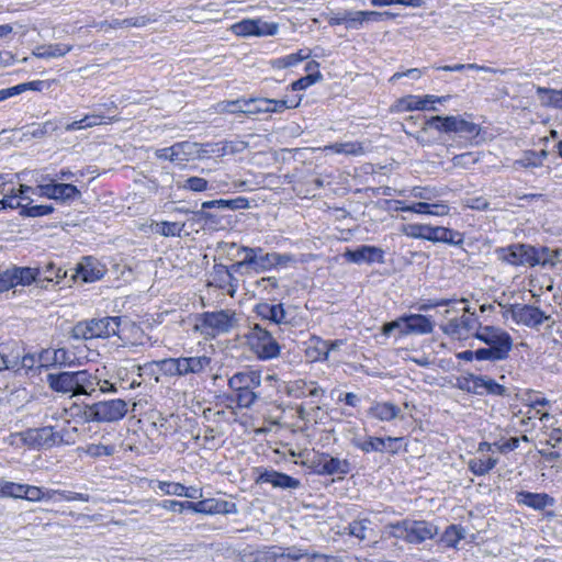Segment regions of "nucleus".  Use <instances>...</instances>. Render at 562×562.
<instances>
[{
	"mask_svg": "<svg viewBox=\"0 0 562 562\" xmlns=\"http://www.w3.org/2000/svg\"><path fill=\"white\" fill-rule=\"evenodd\" d=\"M78 428L71 427L69 420H64L61 424L46 425L38 428H30L25 431L15 432L10 435L11 443L15 439L27 446L31 449L48 450L54 447L72 446L77 441Z\"/></svg>",
	"mask_w": 562,
	"mask_h": 562,
	"instance_id": "1",
	"label": "nucleus"
},
{
	"mask_svg": "<svg viewBox=\"0 0 562 562\" xmlns=\"http://www.w3.org/2000/svg\"><path fill=\"white\" fill-rule=\"evenodd\" d=\"M46 382L53 391L71 396L91 395L99 384L98 378L88 370L48 373Z\"/></svg>",
	"mask_w": 562,
	"mask_h": 562,
	"instance_id": "2",
	"label": "nucleus"
},
{
	"mask_svg": "<svg viewBox=\"0 0 562 562\" xmlns=\"http://www.w3.org/2000/svg\"><path fill=\"white\" fill-rule=\"evenodd\" d=\"M76 416L85 423H114L122 419L127 413V403L116 398L100 401L91 405L77 407Z\"/></svg>",
	"mask_w": 562,
	"mask_h": 562,
	"instance_id": "3",
	"label": "nucleus"
},
{
	"mask_svg": "<svg viewBox=\"0 0 562 562\" xmlns=\"http://www.w3.org/2000/svg\"><path fill=\"white\" fill-rule=\"evenodd\" d=\"M236 313L232 310L204 312L196 317L193 329L205 338L228 334L237 325Z\"/></svg>",
	"mask_w": 562,
	"mask_h": 562,
	"instance_id": "4",
	"label": "nucleus"
},
{
	"mask_svg": "<svg viewBox=\"0 0 562 562\" xmlns=\"http://www.w3.org/2000/svg\"><path fill=\"white\" fill-rule=\"evenodd\" d=\"M507 313L516 324L524 325L535 330H540L541 328L551 330L555 325L553 316L536 305L512 304Z\"/></svg>",
	"mask_w": 562,
	"mask_h": 562,
	"instance_id": "5",
	"label": "nucleus"
},
{
	"mask_svg": "<svg viewBox=\"0 0 562 562\" xmlns=\"http://www.w3.org/2000/svg\"><path fill=\"white\" fill-rule=\"evenodd\" d=\"M425 126L443 133H456L467 139L476 138L481 132L479 124L468 121L460 115L431 116L425 121Z\"/></svg>",
	"mask_w": 562,
	"mask_h": 562,
	"instance_id": "6",
	"label": "nucleus"
},
{
	"mask_svg": "<svg viewBox=\"0 0 562 562\" xmlns=\"http://www.w3.org/2000/svg\"><path fill=\"white\" fill-rule=\"evenodd\" d=\"M121 317L106 316L102 318H93L85 323H78L72 331L75 338H108L119 335Z\"/></svg>",
	"mask_w": 562,
	"mask_h": 562,
	"instance_id": "7",
	"label": "nucleus"
},
{
	"mask_svg": "<svg viewBox=\"0 0 562 562\" xmlns=\"http://www.w3.org/2000/svg\"><path fill=\"white\" fill-rule=\"evenodd\" d=\"M247 345L259 359H273L280 353V346L272 334L262 328L259 324H254L245 334Z\"/></svg>",
	"mask_w": 562,
	"mask_h": 562,
	"instance_id": "8",
	"label": "nucleus"
},
{
	"mask_svg": "<svg viewBox=\"0 0 562 562\" xmlns=\"http://www.w3.org/2000/svg\"><path fill=\"white\" fill-rule=\"evenodd\" d=\"M474 337L495 350L498 358L506 360L513 349V338L503 328L496 326H479Z\"/></svg>",
	"mask_w": 562,
	"mask_h": 562,
	"instance_id": "9",
	"label": "nucleus"
},
{
	"mask_svg": "<svg viewBox=\"0 0 562 562\" xmlns=\"http://www.w3.org/2000/svg\"><path fill=\"white\" fill-rule=\"evenodd\" d=\"M497 260L510 266L536 267L537 247L516 243L494 250Z\"/></svg>",
	"mask_w": 562,
	"mask_h": 562,
	"instance_id": "10",
	"label": "nucleus"
},
{
	"mask_svg": "<svg viewBox=\"0 0 562 562\" xmlns=\"http://www.w3.org/2000/svg\"><path fill=\"white\" fill-rule=\"evenodd\" d=\"M463 314L460 317L453 316L448 322L440 325V329L448 336L464 338L476 331L479 325L477 317L471 312L469 306L462 307Z\"/></svg>",
	"mask_w": 562,
	"mask_h": 562,
	"instance_id": "11",
	"label": "nucleus"
},
{
	"mask_svg": "<svg viewBox=\"0 0 562 562\" xmlns=\"http://www.w3.org/2000/svg\"><path fill=\"white\" fill-rule=\"evenodd\" d=\"M313 471L318 475H346L351 471L348 459H340L328 453H319L312 460Z\"/></svg>",
	"mask_w": 562,
	"mask_h": 562,
	"instance_id": "12",
	"label": "nucleus"
},
{
	"mask_svg": "<svg viewBox=\"0 0 562 562\" xmlns=\"http://www.w3.org/2000/svg\"><path fill=\"white\" fill-rule=\"evenodd\" d=\"M216 252L220 258H225L232 261L239 259L248 270L251 269L256 271L258 261L256 260V251L252 250V247L238 246L235 243L222 241L217 244Z\"/></svg>",
	"mask_w": 562,
	"mask_h": 562,
	"instance_id": "13",
	"label": "nucleus"
},
{
	"mask_svg": "<svg viewBox=\"0 0 562 562\" xmlns=\"http://www.w3.org/2000/svg\"><path fill=\"white\" fill-rule=\"evenodd\" d=\"M232 30L238 36H270L278 32V24L268 23L259 19H245L235 23Z\"/></svg>",
	"mask_w": 562,
	"mask_h": 562,
	"instance_id": "14",
	"label": "nucleus"
},
{
	"mask_svg": "<svg viewBox=\"0 0 562 562\" xmlns=\"http://www.w3.org/2000/svg\"><path fill=\"white\" fill-rule=\"evenodd\" d=\"M105 272V267L101 265L98 259L83 257L71 274V279H80L82 282L90 283L100 280Z\"/></svg>",
	"mask_w": 562,
	"mask_h": 562,
	"instance_id": "15",
	"label": "nucleus"
},
{
	"mask_svg": "<svg viewBox=\"0 0 562 562\" xmlns=\"http://www.w3.org/2000/svg\"><path fill=\"white\" fill-rule=\"evenodd\" d=\"M347 261L361 265V263H373L384 262V251L376 246L362 245L356 249H347L344 254Z\"/></svg>",
	"mask_w": 562,
	"mask_h": 562,
	"instance_id": "16",
	"label": "nucleus"
},
{
	"mask_svg": "<svg viewBox=\"0 0 562 562\" xmlns=\"http://www.w3.org/2000/svg\"><path fill=\"white\" fill-rule=\"evenodd\" d=\"M211 284L226 291L229 296H234L238 288V279L232 276L227 266L215 262L211 272Z\"/></svg>",
	"mask_w": 562,
	"mask_h": 562,
	"instance_id": "17",
	"label": "nucleus"
},
{
	"mask_svg": "<svg viewBox=\"0 0 562 562\" xmlns=\"http://www.w3.org/2000/svg\"><path fill=\"white\" fill-rule=\"evenodd\" d=\"M437 531V527L431 522L425 520H409L406 542L415 544L422 543L434 538Z\"/></svg>",
	"mask_w": 562,
	"mask_h": 562,
	"instance_id": "18",
	"label": "nucleus"
},
{
	"mask_svg": "<svg viewBox=\"0 0 562 562\" xmlns=\"http://www.w3.org/2000/svg\"><path fill=\"white\" fill-rule=\"evenodd\" d=\"M284 391L289 396L294 398H302L305 396L316 397L325 392L315 381H306L303 379L288 382Z\"/></svg>",
	"mask_w": 562,
	"mask_h": 562,
	"instance_id": "19",
	"label": "nucleus"
},
{
	"mask_svg": "<svg viewBox=\"0 0 562 562\" xmlns=\"http://www.w3.org/2000/svg\"><path fill=\"white\" fill-rule=\"evenodd\" d=\"M257 482L269 483L273 487L282 490H296L301 485V482L297 479L274 470H263L259 474Z\"/></svg>",
	"mask_w": 562,
	"mask_h": 562,
	"instance_id": "20",
	"label": "nucleus"
},
{
	"mask_svg": "<svg viewBox=\"0 0 562 562\" xmlns=\"http://www.w3.org/2000/svg\"><path fill=\"white\" fill-rule=\"evenodd\" d=\"M188 509H191L194 513L200 514H228L233 513L235 509V504L228 503L226 501H218L214 498L202 499L200 502L188 505Z\"/></svg>",
	"mask_w": 562,
	"mask_h": 562,
	"instance_id": "21",
	"label": "nucleus"
},
{
	"mask_svg": "<svg viewBox=\"0 0 562 562\" xmlns=\"http://www.w3.org/2000/svg\"><path fill=\"white\" fill-rule=\"evenodd\" d=\"M182 376L200 375L211 369L212 359L206 355L179 357Z\"/></svg>",
	"mask_w": 562,
	"mask_h": 562,
	"instance_id": "22",
	"label": "nucleus"
},
{
	"mask_svg": "<svg viewBox=\"0 0 562 562\" xmlns=\"http://www.w3.org/2000/svg\"><path fill=\"white\" fill-rule=\"evenodd\" d=\"M404 234L412 238L426 239L434 243L445 239L442 226H430L426 224H408L403 229Z\"/></svg>",
	"mask_w": 562,
	"mask_h": 562,
	"instance_id": "23",
	"label": "nucleus"
},
{
	"mask_svg": "<svg viewBox=\"0 0 562 562\" xmlns=\"http://www.w3.org/2000/svg\"><path fill=\"white\" fill-rule=\"evenodd\" d=\"M450 97H435V95H425L424 98L415 97V95H407L405 98H402L397 102V109L398 111H414V110H434L437 109L435 106L429 108V103L443 102L448 100Z\"/></svg>",
	"mask_w": 562,
	"mask_h": 562,
	"instance_id": "24",
	"label": "nucleus"
},
{
	"mask_svg": "<svg viewBox=\"0 0 562 562\" xmlns=\"http://www.w3.org/2000/svg\"><path fill=\"white\" fill-rule=\"evenodd\" d=\"M516 502L535 510H543L554 505V498L547 493H531L521 491L516 494Z\"/></svg>",
	"mask_w": 562,
	"mask_h": 562,
	"instance_id": "25",
	"label": "nucleus"
},
{
	"mask_svg": "<svg viewBox=\"0 0 562 562\" xmlns=\"http://www.w3.org/2000/svg\"><path fill=\"white\" fill-rule=\"evenodd\" d=\"M42 367H69L74 363L71 355L65 348L46 349L40 353Z\"/></svg>",
	"mask_w": 562,
	"mask_h": 562,
	"instance_id": "26",
	"label": "nucleus"
},
{
	"mask_svg": "<svg viewBox=\"0 0 562 562\" xmlns=\"http://www.w3.org/2000/svg\"><path fill=\"white\" fill-rule=\"evenodd\" d=\"M368 414L380 422L403 418L402 409L391 402H374L369 408Z\"/></svg>",
	"mask_w": 562,
	"mask_h": 562,
	"instance_id": "27",
	"label": "nucleus"
},
{
	"mask_svg": "<svg viewBox=\"0 0 562 562\" xmlns=\"http://www.w3.org/2000/svg\"><path fill=\"white\" fill-rule=\"evenodd\" d=\"M261 385V374L257 370L236 372L228 380L229 389H258Z\"/></svg>",
	"mask_w": 562,
	"mask_h": 562,
	"instance_id": "28",
	"label": "nucleus"
},
{
	"mask_svg": "<svg viewBox=\"0 0 562 562\" xmlns=\"http://www.w3.org/2000/svg\"><path fill=\"white\" fill-rule=\"evenodd\" d=\"M562 265V245L559 247L538 246L536 266L553 269Z\"/></svg>",
	"mask_w": 562,
	"mask_h": 562,
	"instance_id": "29",
	"label": "nucleus"
},
{
	"mask_svg": "<svg viewBox=\"0 0 562 562\" xmlns=\"http://www.w3.org/2000/svg\"><path fill=\"white\" fill-rule=\"evenodd\" d=\"M432 330L434 324L428 316L422 314H411L405 316V335H424L430 334Z\"/></svg>",
	"mask_w": 562,
	"mask_h": 562,
	"instance_id": "30",
	"label": "nucleus"
},
{
	"mask_svg": "<svg viewBox=\"0 0 562 562\" xmlns=\"http://www.w3.org/2000/svg\"><path fill=\"white\" fill-rule=\"evenodd\" d=\"M180 360L178 358H166L157 361H153L150 363H146L144 366H135L134 368L137 371L148 370L151 367L156 366L159 370L167 376H182Z\"/></svg>",
	"mask_w": 562,
	"mask_h": 562,
	"instance_id": "31",
	"label": "nucleus"
},
{
	"mask_svg": "<svg viewBox=\"0 0 562 562\" xmlns=\"http://www.w3.org/2000/svg\"><path fill=\"white\" fill-rule=\"evenodd\" d=\"M41 288L47 289L49 284H58L67 277V271L56 267L53 262H48L38 268Z\"/></svg>",
	"mask_w": 562,
	"mask_h": 562,
	"instance_id": "32",
	"label": "nucleus"
},
{
	"mask_svg": "<svg viewBox=\"0 0 562 562\" xmlns=\"http://www.w3.org/2000/svg\"><path fill=\"white\" fill-rule=\"evenodd\" d=\"M258 315L273 324L288 323L286 313L282 304H259L257 306Z\"/></svg>",
	"mask_w": 562,
	"mask_h": 562,
	"instance_id": "33",
	"label": "nucleus"
},
{
	"mask_svg": "<svg viewBox=\"0 0 562 562\" xmlns=\"http://www.w3.org/2000/svg\"><path fill=\"white\" fill-rule=\"evenodd\" d=\"M221 209V210H241L249 207V201L245 196H237L235 199H220L211 200L202 203V209Z\"/></svg>",
	"mask_w": 562,
	"mask_h": 562,
	"instance_id": "34",
	"label": "nucleus"
},
{
	"mask_svg": "<svg viewBox=\"0 0 562 562\" xmlns=\"http://www.w3.org/2000/svg\"><path fill=\"white\" fill-rule=\"evenodd\" d=\"M72 49L71 45L67 44H48V45H41L37 46L33 50V55L37 58H56L65 56L67 53H69Z\"/></svg>",
	"mask_w": 562,
	"mask_h": 562,
	"instance_id": "35",
	"label": "nucleus"
},
{
	"mask_svg": "<svg viewBox=\"0 0 562 562\" xmlns=\"http://www.w3.org/2000/svg\"><path fill=\"white\" fill-rule=\"evenodd\" d=\"M302 549L297 547L273 548L269 553L271 562H300Z\"/></svg>",
	"mask_w": 562,
	"mask_h": 562,
	"instance_id": "36",
	"label": "nucleus"
},
{
	"mask_svg": "<svg viewBox=\"0 0 562 562\" xmlns=\"http://www.w3.org/2000/svg\"><path fill=\"white\" fill-rule=\"evenodd\" d=\"M498 460L492 457H476L470 459L468 462L469 470L476 476L487 474L492 469L495 468Z\"/></svg>",
	"mask_w": 562,
	"mask_h": 562,
	"instance_id": "37",
	"label": "nucleus"
},
{
	"mask_svg": "<svg viewBox=\"0 0 562 562\" xmlns=\"http://www.w3.org/2000/svg\"><path fill=\"white\" fill-rule=\"evenodd\" d=\"M484 382L483 375L468 374L458 379L457 385L460 390L483 395L482 385Z\"/></svg>",
	"mask_w": 562,
	"mask_h": 562,
	"instance_id": "38",
	"label": "nucleus"
},
{
	"mask_svg": "<svg viewBox=\"0 0 562 562\" xmlns=\"http://www.w3.org/2000/svg\"><path fill=\"white\" fill-rule=\"evenodd\" d=\"M192 144L188 142L176 143L175 145L166 148H160L156 150V157L159 159H169L170 161L179 160L181 154L189 153Z\"/></svg>",
	"mask_w": 562,
	"mask_h": 562,
	"instance_id": "39",
	"label": "nucleus"
},
{
	"mask_svg": "<svg viewBox=\"0 0 562 562\" xmlns=\"http://www.w3.org/2000/svg\"><path fill=\"white\" fill-rule=\"evenodd\" d=\"M307 357L313 361H326L328 359V347L326 340L319 337L311 338V346L306 350Z\"/></svg>",
	"mask_w": 562,
	"mask_h": 562,
	"instance_id": "40",
	"label": "nucleus"
},
{
	"mask_svg": "<svg viewBox=\"0 0 562 562\" xmlns=\"http://www.w3.org/2000/svg\"><path fill=\"white\" fill-rule=\"evenodd\" d=\"M16 278L14 280V286L18 285H30L35 282L41 285L38 268L31 267H15Z\"/></svg>",
	"mask_w": 562,
	"mask_h": 562,
	"instance_id": "41",
	"label": "nucleus"
},
{
	"mask_svg": "<svg viewBox=\"0 0 562 562\" xmlns=\"http://www.w3.org/2000/svg\"><path fill=\"white\" fill-rule=\"evenodd\" d=\"M55 194V201L61 203L71 202L81 196L80 190L71 183L57 182Z\"/></svg>",
	"mask_w": 562,
	"mask_h": 562,
	"instance_id": "42",
	"label": "nucleus"
},
{
	"mask_svg": "<svg viewBox=\"0 0 562 562\" xmlns=\"http://www.w3.org/2000/svg\"><path fill=\"white\" fill-rule=\"evenodd\" d=\"M45 86H47L45 81L35 80L31 82L20 83L11 88L2 89L1 92L3 95V100H5L26 90L41 91Z\"/></svg>",
	"mask_w": 562,
	"mask_h": 562,
	"instance_id": "43",
	"label": "nucleus"
},
{
	"mask_svg": "<svg viewBox=\"0 0 562 562\" xmlns=\"http://www.w3.org/2000/svg\"><path fill=\"white\" fill-rule=\"evenodd\" d=\"M465 538V529L459 525H450L445 530L441 541L447 547H457V544Z\"/></svg>",
	"mask_w": 562,
	"mask_h": 562,
	"instance_id": "44",
	"label": "nucleus"
},
{
	"mask_svg": "<svg viewBox=\"0 0 562 562\" xmlns=\"http://www.w3.org/2000/svg\"><path fill=\"white\" fill-rule=\"evenodd\" d=\"M326 149H329L336 154H345L352 156H359L364 153L362 144L357 142L335 143L327 146Z\"/></svg>",
	"mask_w": 562,
	"mask_h": 562,
	"instance_id": "45",
	"label": "nucleus"
},
{
	"mask_svg": "<svg viewBox=\"0 0 562 562\" xmlns=\"http://www.w3.org/2000/svg\"><path fill=\"white\" fill-rule=\"evenodd\" d=\"M236 393V402L238 407L249 408L251 407L260 395L255 391L256 389H232Z\"/></svg>",
	"mask_w": 562,
	"mask_h": 562,
	"instance_id": "46",
	"label": "nucleus"
},
{
	"mask_svg": "<svg viewBox=\"0 0 562 562\" xmlns=\"http://www.w3.org/2000/svg\"><path fill=\"white\" fill-rule=\"evenodd\" d=\"M271 101L267 98L246 99L244 103L245 114L270 113Z\"/></svg>",
	"mask_w": 562,
	"mask_h": 562,
	"instance_id": "47",
	"label": "nucleus"
},
{
	"mask_svg": "<svg viewBox=\"0 0 562 562\" xmlns=\"http://www.w3.org/2000/svg\"><path fill=\"white\" fill-rule=\"evenodd\" d=\"M20 364V355L10 351L8 345H0V371L5 369H16Z\"/></svg>",
	"mask_w": 562,
	"mask_h": 562,
	"instance_id": "48",
	"label": "nucleus"
},
{
	"mask_svg": "<svg viewBox=\"0 0 562 562\" xmlns=\"http://www.w3.org/2000/svg\"><path fill=\"white\" fill-rule=\"evenodd\" d=\"M20 364V355L10 351L8 345H0V371L5 369H16Z\"/></svg>",
	"mask_w": 562,
	"mask_h": 562,
	"instance_id": "49",
	"label": "nucleus"
},
{
	"mask_svg": "<svg viewBox=\"0 0 562 562\" xmlns=\"http://www.w3.org/2000/svg\"><path fill=\"white\" fill-rule=\"evenodd\" d=\"M355 446L366 453L384 452L386 450L385 440L373 436L368 437L363 441H355Z\"/></svg>",
	"mask_w": 562,
	"mask_h": 562,
	"instance_id": "50",
	"label": "nucleus"
},
{
	"mask_svg": "<svg viewBox=\"0 0 562 562\" xmlns=\"http://www.w3.org/2000/svg\"><path fill=\"white\" fill-rule=\"evenodd\" d=\"M25 484L0 480V497L22 498Z\"/></svg>",
	"mask_w": 562,
	"mask_h": 562,
	"instance_id": "51",
	"label": "nucleus"
},
{
	"mask_svg": "<svg viewBox=\"0 0 562 562\" xmlns=\"http://www.w3.org/2000/svg\"><path fill=\"white\" fill-rule=\"evenodd\" d=\"M484 382L482 385L483 394L496 395V396H508V390L504 385L497 383L494 379L483 375Z\"/></svg>",
	"mask_w": 562,
	"mask_h": 562,
	"instance_id": "52",
	"label": "nucleus"
},
{
	"mask_svg": "<svg viewBox=\"0 0 562 562\" xmlns=\"http://www.w3.org/2000/svg\"><path fill=\"white\" fill-rule=\"evenodd\" d=\"M157 227L156 232L165 237H179L184 227V223L162 221L157 224Z\"/></svg>",
	"mask_w": 562,
	"mask_h": 562,
	"instance_id": "53",
	"label": "nucleus"
},
{
	"mask_svg": "<svg viewBox=\"0 0 562 562\" xmlns=\"http://www.w3.org/2000/svg\"><path fill=\"white\" fill-rule=\"evenodd\" d=\"M371 521L369 519H360V520H353L348 526V532L349 535L360 539L364 540L367 538V532L370 530Z\"/></svg>",
	"mask_w": 562,
	"mask_h": 562,
	"instance_id": "54",
	"label": "nucleus"
},
{
	"mask_svg": "<svg viewBox=\"0 0 562 562\" xmlns=\"http://www.w3.org/2000/svg\"><path fill=\"white\" fill-rule=\"evenodd\" d=\"M408 522H409V519H404V520L397 521L395 524H390L385 527L386 532L389 533V536H391L393 538L402 539V540L406 541L407 535H408Z\"/></svg>",
	"mask_w": 562,
	"mask_h": 562,
	"instance_id": "55",
	"label": "nucleus"
},
{
	"mask_svg": "<svg viewBox=\"0 0 562 562\" xmlns=\"http://www.w3.org/2000/svg\"><path fill=\"white\" fill-rule=\"evenodd\" d=\"M53 205H29L22 206L20 214L29 217H40L53 213Z\"/></svg>",
	"mask_w": 562,
	"mask_h": 562,
	"instance_id": "56",
	"label": "nucleus"
},
{
	"mask_svg": "<svg viewBox=\"0 0 562 562\" xmlns=\"http://www.w3.org/2000/svg\"><path fill=\"white\" fill-rule=\"evenodd\" d=\"M23 499L30 502H40L42 499H49L47 491H43L42 487L25 484Z\"/></svg>",
	"mask_w": 562,
	"mask_h": 562,
	"instance_id": "57",
	"label": "nucleus"
},
{
	"mask_svg": "<svg viewBox=\"0 0 562 562\" xmlns=\"http://www.w3.org/2000/svg\"><path fill=\"white\" fill-rule=\"evenodd\" d=\"M15 278V266L12 268H7L4 270L0 269V292L8 291L9 289L14 288Z\"/></svg>",
	"mask_w": 562,
	"mask_h": 562,
	"instance_id": "58",
	"label": "nucleus"
},
{
	"mask_svg": "<svg viewBox=\"0 0 562 562\" xmlns=\"http://www.w3.org/2000/svg\"><path fill=\"white\" fill-rule=\"evenodd\" d=\"M319 79H322V75L319 71H316L315 74H307L305 77H302L294 81L291 85V88L293 91L304 90L310 86L314 85L315 82H317Z\"/></svg>",
	"mask_w": 562,
	"mask_h": 562,
	"instance_id": "59",
	"label": "nucleus"
},
{
	"mask_svg": "<svg viewBox=\"0 0 562 562\" xmlns=\"http://www.w3.org/2000/svg\"><path fill=\"white\" fill-rule=\"evenodd\" d=\"M47 494H48V498H53L54 495L58 494L65 501H68V502H71V501L88 502L90 499V496L88 494L69 492V491L48 490Z\"/></svg>",
	"mask_w": 562,
	"mask_h": 562,
	"instance_id": "60",
	"label": "nucleus"
},
{
	"mask_svg": "<svg viewBox=\"0 0 562 562\" xmlns=\"http://www.w3.org/2000/svg\"><path fill=\"white\" fill-rule=\"evenodd\" d=\"M244 103H246V99H237L233 101H224L218 103V111L228 112V113H244Z\"/></svg>",
	"mask_w": 562,
	"mask_h": 562,
	"instance_id": "61",
	"label": "nucleus"
},
{
	"mask_svg": "<svg viewBox=\"0 0 562 562\" xmlns=\"http://www.w3.org/2000/svg\"><path fill=\"white\" fill-rule=\"evenodd\" d=\"M183 189H188L194 192H202L207 190L209 182L204 178L200 177H190L186 180V182L181 186Z\"/></svg>",
	"mask_w": 562,
	"mask_h": 562,
	"instance_id": "62",
	"label": "nucleus"
},
{
	"mask_svg": "<svg viewBox=\"0 0 562 562\" xmlns=\"http://www.w3.org/2000/svg\"><path fill=\"white\" fill-rule=\"evenodd\" d=\"M538 94L546 93L549 95V103L554 108L562 109V90H553L547 88H538Z\"/></svg>",
	"mask_w": 562,
	"mask_h": 562,
	"instance_id": "63",
	"label": "nucleus"
},
{
	"mask_svg": "<svg viewBox=\"0 0 562 562\" xmlns=\"http://www.w3.org/2000/svg\"><path fill=\"white\" fill-rule=\"evenodd\" d=\"M300 562H336L334 557L313 553L310 554L305 550L302 549V557H300Z\"/></svg>",
	"mask_w": 562,
	"mask_h": 562,
	"instance_id": "64",
	"label": "nucleus"
}]
</instances>
